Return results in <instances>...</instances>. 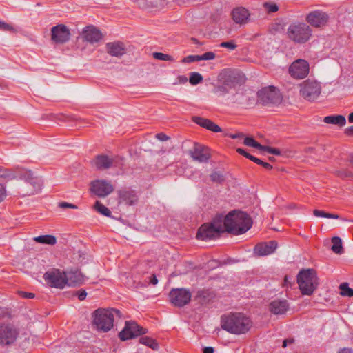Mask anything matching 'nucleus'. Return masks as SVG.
<instances>
[{
  "mask_svg": "<svg viewBox=\"0 0 353 353\" xmlns=\"http://www.w3.org/2000/svg\"><path fill=\"white\" fill-rule=\"evenodd\" d=\"M223 231L239 235L248 231L252 225L251 217L245 212L233 210L219 217Z\"/></svg>",
  "mask_w": 353,
  "mask_h": 353,
  "instance_id": "1",
  "label": "nucleus"
},
{
  "mask_svg": "<svg viewBox=\"0 0 353 353\" xmlns=\"http://www.w3.org/2000/svg\"><path fill=\"white\" fill-rule=\"evenodd\" d=\"M220 326L225 331L232 334H243L252 326L249 316L243 312H228L221 315Z\"/></svg>",
  "mask_w": 353,
  "mask_h": 353,
  "instance_id": "2",
  "label": "nucleus"
},
{
  "mask_svg": "<svg viewBox=\"0 0 353 353\" xmlns=\"http://www.w3.org/2000/svg\"><path fill=\"white\" fill-rule=\"evenodd\" d=\"M120 316L118 310L107 307L98 308L92 314V325L99 332H108L114 326V320Z\"/></svg>",
  "mask_w": 353,
  "mask_h": 353,
  "instance_id": "3",
  "label": "nucleus"
},
{
  "mask_svg": "<svg viewBox=\"0 0 353 353\" xmlns=\"http://www.w3.org/2000/svg\"><path fill=\"white\" fill-rule=\"evenodd\" d=\"M297 283L303 295H312L319 286V278L313 269H303L297 275Z\"/></svg>",
  "mask_w": 353,
  "mask_h": 353,
  "instance_id": "4",
  "label": "nucleus"
},
{
  "mask_svg": "<svg viewBox=\"0 0 353 353\" xmlns=\"http://www.w3.org/2000/svg\"><path fill=\"white\" fill-rule=\"evenodd\" d=\"M288 38L295 43L305 44L312 37V30L306 23L296 22L290 24L287 30Z\"/></svg>",
  "mask_w": 353,
  "mask_h": 353,
  "instance_id": "5",
  "label": "nucleus"
},
{
  "mask_svg": "<svg viewBox=\"0 0 353 353\" xmlns=\"http://www.w3.org/2000/svg\"><path fill=\"white\" fill-rule=\"evenodd\" d=\"M299 94L305 100L310 102L317 101L321 94L322 86L315 79H307L299 85Z\"/></svg>",
  "mask_w": 353,
  "mask_h": 353,
  "instance_id": "6",
  "label": "nucleus"
},
{
  "mask_svg": "<svg viewBox=\"0 0 353 353\" xmlns=\"http://www.w3.org/2000/svg\"><path fill=\"white\" fill-rule=\"evenodd\" d=\"M19 178L24 180L25 184L23 192L26 194L32 195L39 193L43 186V179L30 170H23L19 174Z\"/></svg>",
  "mask_w": 353,
  "mask_h": 353,
  "instance_id": "7",
  "label": "nucleus"
},
{
  "mask_svg": "<svg viewBox=\"0 0 353 353\" xmlns=\"http://www.w3.org/2000/svg\"><path fill=\"white\" fill-rule=\"evenodd\" d=\"M223 232L219 217L216 218L212 223L202 225L198 230L196 238L199 240L207 241L217 236Z\"/></svg>",
  "mask_w": 353,
  "mask_h": 353,
  "instance_id": "8",
  "label": "nucleus"
},
{
  "mask_svg": "<svg viewBox=\"0 0 353 353\" xmlns=\"http://www.w3.org/2000/svg\"><path fill=\"white\" fill-rule=\"evenodd\" d=\"M288 72L290 77L294 79H303L310 73V64L305 59H296L289 66Z\"/></svg>",
  "mask_w": 353,
  "mask_h": 353,
  "instance_id": "9",
  "label": "nucleus"
},
{
  "mask_svg": "<svg viewBox=\"0 0 353 353\" xmlns=\"http://www.w3.org/2000/svg\"><path fill=\"white\" fill-rule=\"evenodd\" d=\"M43 277L46 283L50 286L63 288L66 285L65 272L60 270H50L46 272Z\"/></svg>",
  "mask_w": 353,
  "mask_h": 353,
  "instance_id": "10",
  "label": "nucleus"
},
{
  "mask_svg": "<svg viewBox=\"0 0 353 353\" xmlns=\"http://www.w3.org/2000/svg\"><path fill=\"white\" fill-rule=\"evenodd\" d=\"M50 37L53 43L63 44L69 41L70 31L65 25L58 24L51 28Z\"/></svg>",
  "mask_w": 353,
  "mask_h": 353,
  "instance_id": "11",
  "label": "nucleus"
},
{
  "mask_svg": "<svg viewBox=\"0 0 353 353\" xmlns=\"http://www.w3.org/2000/svg\"><path fill=\"white\" fill-rule=\"evenodd\" d=\"M146 329L140 327L133 321H128L123 329L119 333V337L122 341L129 340L141 334L146 333Z\"/></svg>",
  "mask_w": 353,
  "mask_h": 353,
  "instance_id": "12",
  "label": "nucleus"
},
{
  "mask_svg": "<svg viewBox=\"0 0 353 353\" xmlns=\"http://www.w3.org/2000/svg\"><path fill=\"white\" fill-rule=\"evenodd\" d=\"M90 191L98 196L105 197L113 191V186L109 181L97 179L90 183Z\"/></svg>",
  "mask_w": 353,
  "mask_h": 353,
  "instance_id": "13",
  "label": "nucleus"
},
{
  "mask_svg": "<svg viewBox=\"0 0 353 353\" xmlns=\"http://www.w3.org/2000/svg\"><path fill=\"white\" fill-rule=\"evenodd\" d=\"M243 144L245 145L246 146L257 149L260 154H273L276 156L282 155L281 152L279 149L272 148L268 145H262L259 143H258L255 139H254V138L252 137L244 136Z\"/></svg>",
  "mask_w": 353,
  "mask_h": 353,
  "instance_id": "14",
  "label": "nucleus"
},
{
  "mask_svg": "<svg viewBox=\"0 0 353 353\" xmlns=\"http://www.w3.org/2000/svg\"><path fill=\"white\" fill-rule=\"evenodd\" d=\"M306 21L314 28H322L327 26L329 21V16L323 11L314 10L307 14Z\"/></svg>",
  "mask_w": 353,
  "mask_h": 353,
  "instance_id": "15",
  "label": "nucleus"
},
{
  "mask_svg": "<svg viewBox=\"0 0 353 353\" xmlns=\"http://www.w3.org/2000/svg\"><path fill=\"white\" fill-rule=\"evenodd\" d=\"M169 298L172 304L181 307L190 301L191 294L185 289H174L170 292Z\"/></svg>",
  "mask_w": 353,
  "mask_h": 353,
  "instance_id": "16",
  "label": "nucleus"
},
{
  "mask_svg": "<svg viewBox=\"0 0 353 353\" xmlns=\"http://www.w3.org/2000/svg\"><path fill=\"white\" fill-rule=\"evenodd\" d=\"M82 39L91 44L99 43L103 37L101 31L94 26H88L81 32Z\"/></svg>",
  "mask_w": 353,
  "mask_h": 353,
  "instance_id": "17",
  "label": "nucleus"
},
{
  "mask_svg": "<svg viewBox=\"0 0 353 353\" xmlns=\"http://www.w3.org/2000/svg\"><path fill=\"white\" fill-rule=\"evenodd\" d=\"M259 95L264 102L278 103L281 101V94L274 86L263 88L259 91Z\"/></svg>",
  "mask_w": 353,
  "mask_h": 353,
  "instance_id": "18",
  "label": "nucleus"
},
{
  "mask_svg": "<svg viewBox=\"0 0 353 353\" xmlns=\"http://www.w3.org/2000/svg\"><path fill=\"white\" fill-rule=\"evenodd\" d=\"M17 336V331L12 325L8 324L0 325V344L12 343Z\"/></svg>",
  "mask_w": 353,
  "mask_h": 353,
  "instance_id": "19",
  "label": "nucleus"
},
{
  "mask_svg": "<svg viewBox=\"0 0 353 353\" xmlns=\"http://www.w3.org/2000/svg\"><path fill=\"white\" fill-rule=\"evenodd\" d=\"M190 154L193 159L200 162L205 161L210 157L209 149L200 144H194L190 150Z\"/></svg>",
  "mask_w": 353,
  "mask_h": 353,
  "instance_id": "20",
  "label": "nucleus"
},
{
  "mask_svg": "<svg viewBox=\"0 0 353 353\" xmlns=\"http://www.w3.org/2000/svg\"><path fill=\"white\" fill-rule=\"evenodd\" d=\"M289 310V305L285 300L276 299L272 301L269 306L270 312L275 315H283Z\"/></svg>",
  "mask_w": 353,
  "mask_h": 353,
  "instance_id": "21",
  "label": "nucleus"
},
{
  "mask_svg": "<svg viewBox=\"0 0 353 353\" xmlns=\"http://www.w3.org/2000/svg\"><path fill=\"white\" fill-rule=\"evenodd\" d=\"M276 248L277 243L275 241L259 243L254 248V254L258 256L268 255L273 253Z\"/></svg>",
  "mask_w": 353,
  "mask_h": 353,
  "instance_id": "22",
  "label": "nucleus"
},
{
  "mask_svg": "<svg viewBox=\"0 0 353 353\" xmlns=\"http://www.w3.org/2000/svg\"><path fill=\"white\" fill-rule=\"evenodd\" d=\"M232 17L236 23L245 24L248 21L250 13L244 8H236L232 10Z\"/></svg>",
  "mask_w": 353,
  "mask_h": 353,
  "instance_id": "23",
  "label": "nucleus"
},
{
  "mask_svg": "<svg viewBox=\"0 0 353 353\" xmlns=\"http://www.w3.org/2000/svg\"><path fill=\"white\" fill-rule=\"evenodd\" d=\"M193 121L200 126L212 132H219L222 131L221 128L217 124L210 119L196 117L193 118Z\"/></svg>",
  "mask_w": 353,
  "mask_h": 353,
  "instance_id": "24",
  "label": "nucleus"
},
{
  "mask_svg": "<svg viewBox=\"0 0 353 353\" xmlns=\"http://www.w3.org/2000/svg\"><path fill=\"white\" fill-rule=\"evenodd\" d=\"M65 276L66 279V285L68 286L79 285L83 281L82 274L77 270L65 272Z\"/></svg>",
  "mask_w": 353,
  "mask_h": 353,
  "instance_id": "25",
  "label": "nucleus"
},
{
  "mask_svg": "<svg viewBox=\"0 0 353 353\" xmlns=\"http://www.w3.org/2000/svg\"><path fill=\"white\" fill-rule=\"evenodd\" d=\"M107 52L112 56H121L125 53L123 43L119 42L109 43L107 44Z\"/></svg>",
  "mask_w": 353,
  "mask_h": 353,
  "instance_id": "26",
  "label": "nucleus"
},
{
  "mask_svg": "<svg viewBox=\"0 0 353 353\" xmlns=\"http://www.w3.org/2000/svg\"><path fill=\"white\" fill-rule=\"evenodd\" d=\"M139 6L148 12H156L163 8L162 1H140Z\"/></svg>",
  "mask_w": 353,
  "mask_h": 353,
  "instance_id": "27",
  "label": "nucleus"
},
{
  "mask_svg": "<svg viewBox=\"0 0 353 353\" xmlns=\"http://www.w3.org/2000/svg\"><path fill=\"white\" fill-rule=\"evenodd\" d=\"M324 122L328 124L336 125L343 127L346 124V119L342 115H331L324 118Z\"/></svg>",
  "mask_w": 353,
  "mask_h": 353,
  "instance_id": "28",
  "label": "nucleus"
},
{
  "mask_svg": "<svg viewBox=\"0 0 353 353\" xmlns=\"http://www.w3.org/2000/svg\"><path fill=\"white\" fill-rule=\"evenodd\" d=\"M95 164L99 168H106L112 164V159L108 156H99L96 159Z\"/></svg>",
  "mask_w": 353,
  "mask_h": 353,
  "instance_id": "29",
  "label": "nucleus"
},
{
  "mask_svg": "<svg viewBox=\"0 0 353 353\" xmlns=\"http://www.w3.org/2000/svg\"><path fill=\"white\" fill-rule=\"evenodd\" d=\"M34 241L37 243L47 245H54L57 243V239L53 235H41L34 238Z\"/></svg>",
  "mask_w": 353,
  "mask_h": 353,
  "instance_id": "30",
  "label": "nucleus"
},
{
  "mask_svg": "<svg viewBox=\"0 0 353 353\" xmlns=\"http://www.w3.org/2000/svg\"><path fill=\"white\" fill-rule=\"evenodd\" d=\"M93 208L96 212L107 217L111 216V211L104 205L101 202L97 201L95 202Z\"/></svg>",
  "mask_w": 353,
  "mask_h": 353,
  "instance_id": "31",
  "label": "nucleus"
},
{
  "mask_svg": "<svg viewBox=\"0 0 353 353\" xmlns=\"http://www.w3.org/2000/svg\"><path fill=\"white\" fill-rule=\"evenodd\" d=\"M140 343L150 347L152 350H157L159 347L158 343L155 339L149 336H143L139 339Z\"/></svg>",
  "mask_w": 353,
  "mask_h": 353,
  "instance_id": "32",
  "label": "nucleus"
},
{
  "mask_svg": "<svg viewBox=\"0 0 353 353\" xmlns=\"http://www.w3.org/2000/svg\"><path fill=\"white\" fill-rule=\"evenodd\" d=\"M203 80V76L197 72H190L189 74V82L192 85H196Z\"/></svg>",
  "mask_w": 353,
  "mask_h": 353,
  "instance_id": "33",
  "label": "nucleus"
},
{
  "mask_svg": "<svg viewBox=\"0 0 353 353\" xmlns=\"http://www.w3.org/2000/svg\"><path fill=\"white\" fill-rule=\"evenodd\" d=\"M332 250L336 254H340L342 252V241L339 237L335 236L332 239Z\"/></svg>",
  "mask_w": 353,
  "mask_h": 353,
  "instance_id": "34",
  "label": "nucleus"
},
{
  "mask_svg": "<svg viewBox=\"0 0 353 353\" xmlns=\"http://www.w3.org/2000/svg\"><path fill=\"white\" fill-rule=\"evenodd\" d=\"M340 294L344 296H353V289L350 288L347 283H341L339 286Z\"/></svg>",
  "mask_w": 353,
  "mask_h": 353,
  "instance_id": "35",
  "label": "nucleus"
},
{
  "mask_svg": "<svg viewBox=\"0 0 353 353\" xmlns=\"http://www.w3.org/2000/svg\"><path fill=\"white\" fill-rule=\"evenodd\" d=\"M236 152L239 154L245 157L246 158L249 159L250 160L252 161L253 162H254L257 164L262 165V163H263V161H261L259 159L250 154L249 153H248L245 150H244L242 148H237Z\"/></svg>",
  "mask_w": 353,
  "mask_h": 353,
  "instance_id": "36",
  "label": "nucleus"
},
{
  "mask_svg": "<svg viewBox=\"0 0 353 353\" xmlns=\"http://www.w3.org/2000/svg\"><path fill=\"white\" fill-rule=\"evenodd\" d=\"M263 7L268 13L275 12L279 9L278 6L275 3L274 1H265Z\"/></svg>",
  "mask_w": 353,
  "mask_h": 353,
  "instance_id": "37",
  "label": "nucleus"
},
{
  "mask_svg": "<svg viewBox=\"0 0 353 353\" xmlns=\"http://www.w3.org/2000/svg\"><path fill=\"white\" fill-rule=\"evenodd\" d=\"M153 57L157 60L166 61H174V59L167 54L161 53V52H154L153 53Z\"/></svg>",
  "mask_w": 353,
  "mask_h": 353,
  "instance_id": "38",
  "label": "nucleus"
},
{
  "mask_svg": "<svg viewBox=\"0 0 353 353\" xmlns=\"http://www.w3.org/2000/svg\"><path fill=\"white\" fill-rule=\"evenodd\" d=\"M0 30L6 32H16L14 27L9 23L0 20Z\"/></svg>",
  "mask_w": 353,
  "mask_h": 353,
  "instance_id": "39",
  "label": "nucleus"
},
{
  "mask_svg": "<svg viewBox=\"0 0 353 353\" xmlns=\"http://www.w3.org/2000/svg\"><path fill=\"white\" fill-rule=\"evenodd\" d=\"M198 61H200L199 55H188L183 57L181 61V62L184 64H190Z\"/></svg>",
  "mask_w": 353,
  "mask_h": 353,
  "instance_id": "40",
  "label": "nucleus"
},
{
  "mask_svg": "<svg viewBox=\"0 0 353 353\" xmlns=\"http://www.w3.org/2000/svg\"><path fill=\"white\" fill-rule=\"evenodd\" d=\"M199 61H211L214 60L216 55L213 52H206L203 53V54L199 55Z\"/></svg>",
  "mask_w": 353,
  "mask_h": 353,
  "instance_id": "41",
  "label": "nucleus"
},
{
  "mask_svg": "<svg viewBox=\"0 0 353 353\" xmlns=\"http://www.w3.org/2000/svg\"><path fill=\"white\" fill-rule=\"evenodd\" d=\"M0 177L13 179L15 178L16 176L10 170L0 168Z\"/></svg>",
  "mask_w": 353,
  "mask_h": 353,
  "instance_id": "42",
  "label": "nucleus"
},
{
  "mask_svg": "<svg viewBox=\"0 0 353 353\" xmlns=\"http://www.w3.org/2000/svg\"><path fill=\"white\" fill-rule=\"evenodd\" d=\"M58 207L62 209H72V210H77L78 209V206L75 204L61 201L58 203Z\"/></svg>",
  "mask_w": 353,
  "mask_h": 353,
  "instance_id": "43",
  "label": "nucleus"
},
{
  "mask_svg": "<svg viewBox=\"0 0 353 353\" xmlns=\"http://www.w3.org/2000/svg\"><path fill=\"white\" fill-rule=\"evenodd\" d=\"M221 47L227 48L230 50H234L236 48V45L234 43L230 41V42H223L220 44Z\"/></svg>",
  "mask_w": 353,
  "mask_h": 353,
  "instance_id": "44",
  "label": "nucleus"
},
{
  "mask_svg": "<svg viewBox=\"0 0 353 353\" xmlns=\"http://www.w3.org/2000/svg\"><path fill=\"white\" fill-rule=\"evenodd\" d=\"M225 135L230 137L232 139H243L244 137V134L241 132H236L234 134L227 133Z\"/></svg>",
  "mask_w": 353,
  "mask_h": 353,
  "instance_id": "45",
  "label": "nucleus"
},
{
  "mask_svg": "<svg viewBox=\"0 0 353 353\" xmlns=\"http://www.w3.org/2000/svg\"><path fill=\"white\" fill-rule=\"evenodd\" d=\"M187 81H188V79L185 76L181 75L176 78V82L175 83V84H183V83H186Z\"/></svg>",
  "mask_w": 353,
  "mask_h": 353,
  "instance_id": "46",
  "label": "nucleus"
},
{
  "mask_svg": "<svg viewBox=\"0 0 353 353\" xmlns=\"http://www.w3.org/2000/svg\"><path fill=\"white\" fill-rule=\"evenodd\" d=\"M6 196L5 187L0 184V202H1Z\"/></svg>",
  "mask_w": 353,
  "mask_h": 353,
  "instance_id": "47",
  "label": "nucleus"
},
{
  "mask_svg": "<svg viewBox=\"0 0 353 353\" xmlns=\"http://www.w3.org/2000/svg\"><path fill=\"white\" fill-rule=\"evenodd\" d=\"M338 353H353V350L350 347H343L340 349Z\"/></svg>",
  "mask_w": 353,
  "mask_h": 353,
  "instance_id": "48",
  "label": "nucleus"
},
{
  "mask_svg": "<svg viewBox=\"0 0 353 353\" xmlns=\"http://www.w3.org/2000/svg\"><path fill=\"white\" fill-rule=\"evenodd\" d=\"M314 214L316 216H318V217H324V218H325V212H323V211H321V210H315L314 211Z\"/></svg>",
  "mask_w": 353,
  "mask_h": 353,
  "instance_id": "49",
  "label": "nucleus"
},
{
  "mask_svg": "<svg viewBox=\"0 0 353 353\" xmlns=\"http://www.w3.org/2000/svg\"><path fill=\"white\" fill-rule=\"evenodd\" d=\"M87 293L85 291H79L77 294L79 300L83 301L85 299Z\"/></svg>",
  "mask_w": 353,
  "mask_h": 353,
  "instance_id": "50",
  "label": "nucleus"
},
{
  "mask_svg": "<svg viewBox=\"0 0 353 353\" xmlns=\"http://www.w3.org/2000/svg\"><path fill=\"white\" fill-rule=\"evenodd\" d=\"M212 179L214 180V181H219L221 179V176L220 175L219 173L218 172H214L212 174Z\"/></svg>",
  "mask_w": 353,
  "mask_h": 353,
  "instance_id": "51",
  "label": "nucleus"
},
{
  "mask_svg": "<svg viewBox=\"0 0 353 353\" xmlns=\"http://www.w3.org/2000/svg\"><path fill=\"white\" fill-rule=\"evenodd\" d=\"M325 218H329V219H338V218H339V216H338V215H336V214H330V213H326V212H325Z\"/></svg>",
  "mask_w": 353,
  "mask_h": 353,
  "instance_id": "52",
  "label": "nucleus"
},
{
  "mask_svg": "<svg viewBox=\"0 0 353 353\" xmlns=\"http://www.w3.org/2000/svg\"><path fill=\"white\" fill-rule=\"evenodd\" d=\"M203 353H214V349L211 347H205L203 350Z\"/></svg>",
  "mask_w": 353,
  "mask_h": 353,
  "instance_id": "53",
  "label": "nucleus"
},
{
  "mask_svg": "<svg viewBox=\"0 0 353 353\" xmlns=\"http://www.w3.org/2000/svg\"><path fill=\"white\" fill-rule=\"evenodd\" d=\"M345 132L348 135L353 136V126L347 128Z\"/></svg>",
  "mask_w": 353,
  "mask_h": 353,
  "instance_id": "54",
  "label": "nucleus"
},
{
  "mask_svg": "<svg viewBox=\"0 0 353 353\" xmlns=\"http://www.w3.org/2000/svg\"><path fill=\"white\" fill-rule=\"evenodd\" d=\"M150 283L153 285H156L158 283V280L155 276H153L150 280Z\"/></svg>",
  "mask_w": 353,
  "mask_h": 353,
  "instance_id": "55",
  "label": "nucleus"
},
{
  "mask_svg": "<svg viewBox=\"0 0 353 353\" xmlns=\"http://www.w3.org/2000/svg\"><path fill=\"white\" fill-rule=\"evenodd\" d=\"M348 121L353 123V112L348 115Z\"/></svg>",
  "mask_w": 353,
  "mask_h": 353,
  "instance_id": "56",
  "label": "nucleus"
},
{
  "mask_svg": "<svg viewBox=\"0 0 353 353\" xmlns=\"http://www.w3.org/2000/svg\"><path fill=\"white\" fill-rule=\"evenodd\" d=\"M157 137H158V139H161V140H164V139H165V135L162 134H158V135H157Z\"/></svg>",
  "mask_w": 353,
  "mask_h": 353,
  "instance_id": "57",
  "label": "nucleus"
},
{
  "mask_svg": "<svg viewBox=\"0 0 353 353\" xmlns=\"http://www.w3.org/2000/svg\"><path fill=\"white\" fill-rule=\"evenodd\" d=\"M262 165L265 168H271V165L268 163L263 162Z\"/></svg>",
  "mask_w": 353,
  "mask_h": 353,
  "instance_id": "58",
  "label": "nucleus"
},
{
  "mask_svg": "<svg viewBox=\"0 0 353 353\" xmlns=\"http://www.w3.org/2000/svg\"><path fill=\"white\" fill-rule=\"evenodd\" d=\"M283 347H286L287 346V341H283Z\"/></svg>",
  "mask_w": 353,
  "mask_h": 353,
  "instance_id": "59",
  "label": "nucleus"
},
{
  "mask_svg": "<svg viewBox=\"0 0 353 353\" xmlns=\"http://www.w3.org/2000/svg\"><path fill=\"white\" fill-rule=\"evenodd\" d=\"M24 296H26V297H30H30H32V294H29L28 295H26H26H24Z\"/></svg>",
  "mask_w": 353,
  "mask_h": 353,
  "instance_id": "60",
  "label": "nucleus"
}]
</instances>
